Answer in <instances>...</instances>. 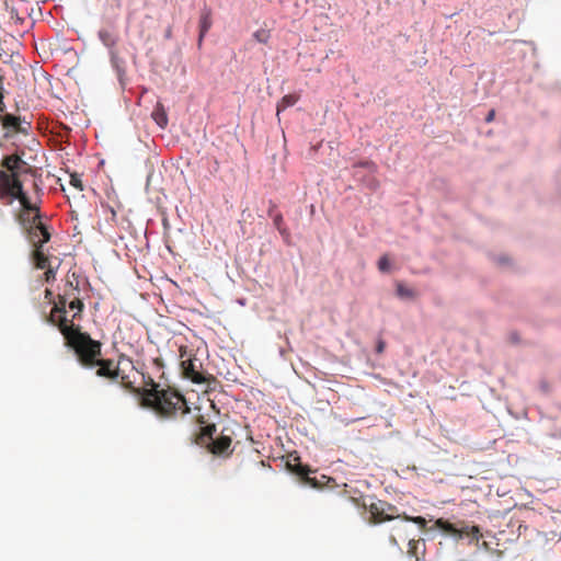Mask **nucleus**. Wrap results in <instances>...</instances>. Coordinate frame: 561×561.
Segmentation results:
<instances>
[{
    "label": "nucleus",
    "instance_id": "obj_18",
    "mask_svg": "<svg viewBox=\"0 0 561 561\" xmlns=\"http://www.w3.org/2000/svg\"><path fill=\"white\" fill-rule=\"evenodd\" d=\"M408 546H409V550H408L409 554L414 556L416 558V560H419L417 551H419L420 546H423V548L425 547L424 541L421 542L419 540L412 539L409 541Z\"/></svg>",
    "mask_w": 561,
    "mask_h": 561
},
{
    "label": "nucleus",
    "instance_id": "obj_1",
    "mask_svg": "<svg viewBox=\"0 0 561 561\" xmlns=\"http://www.w3.org/2000/svg\"><path fill=\"white\" fill-rule=\"evenodd\" d=\"M0 199L7 205H11L15 199L20 201L22 210L15 215V220L32 244L30 260L35 268L44 270L41 275L43 282L50 284L55 280L57 267L51 264L45 249V244L51 238L47 217L32 202L20 179L3 171H0Z\"/></svg>",
    "mask_w": 561,
    "mask_h": 561
},
{
    "label": "nucleus",
    "instance_id": "obj_32",
    "mask_svg": "<svg viewBox=\"0 0 561 561\" xmlns=\"http://www.w3.org/2000/svg\"><path fill=\"white\" fill-rule=\"evenodd\" d=\"M0 99H4V87L0 84Z\"/></svg>",
    "mask_w": 561,
    "mask_h": 561
},
{
    "label": "nucleus",
    "instance_id": "obj_28",
    "mask_svg": "<svg viewBox=\"0 0 561 561\" xmlns=\"http://www.w3.org/2000/svg\"><path fill=\"white\" fill-rule=\"evenodd\" d=\"M540 389L542 390L543 393H548L549 392V385L546 381H541L540 382Z\"/></svg>",
    "mask_w": 561,
    "mask_h": 561
},
{
    "label": "nucleus",
    "instance_id": "obj_3",
    "mask_svg": "<svg viewBox=\"0 0 561 561\" xmlns=\"http://www.w3.org/2000/svg\"><path fill=\"white\" fill-rule=\"evenodd\" d=\"M45 297L48 304L54 305V309L59 312L62 318L68 321V310L72 311V318H77L83 310L84 304L80 298V289L78 286H73L71 282L65 284L64 293L58 295V301L50 289L45 290Z\"/></svg>",
    "mask_w": 561,
    "mask_h": 561
},
{
    "label": "nucleus",
    "instance_id": "obj_20",
    "mask_svg": "<svg viewBox=\"0 0 561 561\" xmlns=\"http://www.w3.org/2000/svg\"><path fill=\"white\" fill-rule=\"evenodd\" d=\"M357 165L368 170L369 172H374L376 170V164L370 160L359 161Z\"/></svg>",
    "mask_w": 561,
    "mask_h": 561
},
{
    "label": "nucleus",
    "instance_id": "obj_8",
    "mask_svg": "<svg viewBox=\"0 0 561 561\" xmlns=\"http://www.w3.org/2000/svg\"><path fill=\"white\" fill-rule=\"evenodd\" d=\"M0 124L2 125V128L7 130L5 137L9 136V131H24V128L21 126L20 118L8 112L2 114Z\"/></svg>",
    "mask_w": 561,
    "mask_h": 561
},
{
    "label": "nucleus",
    "instance_id": "obj_9",
    "mask_svg": "<svg viewBox=\"0 0 561 561\" xmlns=\"http://www.w3.org/2000/svg\"><path fill=\"white\" fill-rule=\"evenodd\" d=\"M272 219H273V224H274L275 228L277 229V231L279 232L283 241L289 245L291 242V233H290L289 229L284 224L283 215L280 213H277V214H275L274 217H272Z\"/></svg>",
    "mask_w": 561,
    "mask_h": 561
},
{
    "label": "nucleus",
    "instance_id": "obj_2",
    "mask_svg": "<svg viewBox=\"0 0 561 561\" xmlns=\"http://www.w3.org/2000/svg\"><path fill=\"white\" fill-rule=\"evenodd\" d=\"M70 348L78 363L85 368L98 367L96 375L99 377L117 380L122 378L125 380L124 371L127 368H135L133 362L125 356H122L117 364L113 359L102 358L101 343L93 340L85 332H77L68 340Z\"/></svg>",
    "mask_w": 561,
    "mask_h": 561
},
{
    "label": "nucleus",
    "instance_id": "obj_5",
    "mask_svg": "<svg viewBox=\"0 0 561 561\" xmlns=\"http://www.w3.org/2000/svg\"><path fill=\"white\" fill-rule=\"evenodd\" d=\"M213 25V11L211 9L204 3L201 8L199 19H198V36H197V48L202 49L204 39L211 28Z\"/></svg>",
    "mask_w": 561,
    "mask_h": 561
},
{
    "label": "nucleus",
    "instance_id": "obj_11",
    "mask_svg": "<svg viewBox=\"0 0 561 561\" xmlns=\"http://www.w3.org/2000/svg\"><path fill=\"white\" fill-rule=\"evenodd\" d=\"M216 433V425L214 423L206 422L202 420L199 423L198 435L203 440H209L211 443L214 440V435Z\"/></svg>",
    "mask_w": 561,
    "mask_h": 561
},
{
    "label": "nucleus",
    "instance_id": "obj_13",
    "mask_svg": "<svg viewBox=\"0 0 561 561\" xmlns=\"http://www.w3.org/2000/svg\"><path fill=\"white\" fill-rule=\"evenodd\" d=\"M298 98L295 94H286L284 95L279 102L277 103V115L288 107H291L296 104Z\"/></svg>",
    "mask_w": 561,
    "mask_h": 561
},
{
    "label": "nucleus",
    "instance_id": "obj_22",
    "mask_svg": "<svg viewBox=\"0 0 561 561\" xmlns=\"http://www.w3.org/2000/svg\"><path fill=\"white\" fill-rule=\"evenodd\" d=\"M276 207H277V206H276V204H275L274 202L270 201V206H268V209H267V216H268L270 218L274 217V216H275V214H277V213L275 211Z\"/></svg>",
    "mask_w": 561,
    "mask_h": 561
},
{
    "label": "nucleus",
    "instance_id": "obj_6",
    "mask_svg": "<svg viewBox=\"0 0 561 561\" xmlns=\"http://www.w3.org/2000/svg\"><path fill=\"white\" fill-rule=\"evenodd\" d=\"M108 59L122 90L127 85L126 60L119 56L117 49L108 51Z\"/></svg>",
    "mask_w": 561,
    "mask_h": 561
},
{
    "label": "nucleus",
    "instance_id": "obj_12",
    "mask_svg": "<svg viewBox=\"0 0 561 561\" xmlns=\"http://www.w3.org/2000/svg\"><path fill=\"white\" fill-rule=\"evenodd\" d=\"M151 116L160 128L163 129L167 127L169 119H168V114L162 105L158 104L153 108Z\"/></svg>",
    "mask_w": 561,
    "mask_h": 561
},
{
    "label": "nucleus",
    "instance_id": "obj_33",
    "mask_svg": "<svg viewBox=\"0 0 561 561\" xmlns=\"http://www.w3.org/2000/svg\"><path fill=\"white\" fill-rule=\"evenodd\" d=\"M0 84H3V76L0 73Z\"/></svg>",
    "mask_w": 561,
    "mask_h": 561
},
{
    "label": "nucleus",
    "instance_id": "obj_21",
    "mask_svg": "<svg viewBox=\"0 0 561 561\" xmlns=\"http://www.w3.org/2000/svg\"><path fill=\"white\" fill-rule=\"evenodd\" d=\"M386 350V342L381 337L377 339L375 344V353L382 354Z\"/></svg>",
    "mask_w": 561,
    "mask_h": 561
},
{
    "label": "nucleus",
    "instance_id": "obj_4",
    "mask_svg": "<svg viewBox=\"0 0 561 561\" xmlns=\"http://www.w3.org/2000/svg\"><path fill=\"white\" fill-rule=\"evenodd\" d=\"M182 396H170L168 392L159 391L152 401V411L160 419L175 417L180 412L186 413L183 408Z\"/></svg>",
    "mask_w": 561,
    "mask_h": 561
},
{
    "label": "nucleus",
    "instance_id": "obj_19",
    "mask_svg": "<svg viewBox=\"0 0 561 561\" xmlns=\"http://www.w3.org/2000/svg\"><path fill=\"white\" fill-rule=\"evenodd\" d=\"M196 358H187L185 360H182V367L184 369H187V370H191V371H195L196 370Z\"/></svg>",
    "mask_w": 561,
    "mask_h": 561
},
{
    "label": "nucleus",
    "instance_id": "obj_16",
    "mask_svg": "<svg viewBox=\"0 0 561 561\" xmlns=\"http://www.w3.org/2000/svg\"><path fill=\"white\" fill-rule=\"evenodd\" d=\"M378 504L383 505V502H376L373 496L363 497L362 505L366 508H369L371 513H377L379 511Z\"/></svg>",
    "mask_w": 561,
    "mask_h": 561
},
{
    "label": "nucleus",
    "instance_id": "obj_26",
    "mask_svg": "<svg viewBox=\"0 0 561 561\" xmlns=\"http://www.w3.org/2000/svg\"><path fill=\"white\" fill-rule=\"evenodd\" d=\"M172 36H173L172 26H171V25H169V26L165 28V31H164L163 37H164L165 39H171V38H172Z\"/></svg>",
    "mask_w": 561,
    "mask_h": 561
},
{
    "label": "nucleus",
    "instance_id": "obj_15",
    "mask_svg": "<svg viewBox=\"0 0 561 561\" xmlns=\"http://www.w3.org/2000/svg\"><path fill=\"white\" fill-rule=\"evenodd\" d=\"M271 33L266 28H259L253 33V38L261 44H267Z\"/></svg>",
    "mask_w": 561,
    "mask_h": 561
},
{
    "label": "nucleus",
    "instance_id": "obj_31",
    "mask_svg": "<svg viewBox=\"0 0 561 561\" xmlns=\"http://www.w3.org/2000/svg\"><path fill=\"white\" fill-rule=\"evenodd\" d=\"M162 225H163L164 230H167V229H169V228H170V225H169V221H168V219H167V218H163V220H162Z\"/></svg>",
    "mask_w": 561,
    "mask_h": 561
},
{
    "label": "nucleus",
    "instance_id": "obj_14",
    "mask_svg": "<svg viewBox=\"0 0 561 561\" xmlns=\"http://www.w3.org/2000/svg\"><path fill=\"white\" fill-rule=\"evenodd\" d=\"M396 294L402 300H408L414 297V291L401 282H398L396 285Z\"/></svg>",
    "mask_w": 561,
    "mask_h": 561
},
{
    "label": "nucleus",
    "instance_id": "obj_30",
    "mask_svg": "<svg viewBox=\"0 0 561 561\" xmlns=\"http://www.w3.org/2000/svg\"><path fill=\"white\" fill-rule=\"evenodd\" d=\"M507 262H508V257H506V256H500V257H499V263H500V264H505V263H507Z\"/></svg>",
    "mask_w": 561,
    "mask_h": 561
},
{
    "label": "nucleus",
    "instance_id": "obj_10",
    "mask_svg": "<svg viewBox=\"0 0 561 561\" xmlns=\"http://www.w3.org/2000/svg\"><path fill=\"white\" fill-rule=\"evenodd\" d=\"M232 439L228 435L221 434L218 437H215L210 443L217 454L224 455L230 451Z\"/></svg>",
    "mask_w": 561,
    "mask_h": 561
},
{
    "label": "nucleus",
    "instance_id": "obj_17",
    "mask_svg": "<svg viewBox=\"0 0 561 561\" xmlns=\"http://www.w3.org/2000/svg\"><path fill=\"white\" fill-rule=\"evenodd\" d=\"M377 265H378V270L381 273H389L391 270V266H392L391 261L389 260V257L387 255L380 256L377 262Z\"/></svg>",
    "mask_w": 561,
    "mask_h": 561
},
{
    "label": "nucleus",
    "instance_id": "obj_29",
    "mask_svg": "<svg viewBox=\"0 0 561 561\" xmlns=\"http://www.w3.org/2000/svg\"><path fill=\"white\" fill-rule=\"evenodd\" d=\"M236 301H237L238 305L244 307L247 305L248 300H247V298L241 297V298H238Z\"/></svg>",
    "mask_w": 561,
    "mask_h": 561
},
{
    "label": "nucleus",
    "instance_id": "obj_27",
    "mask_svg": "<svg viewBox=\"0 0 561 561\" xmlns=\"http://www.w3.org/2000/svg\"><path fill=\"white\" fill-rule=\"evenodd\" d=\"M495 117V111L494 110H491L488 112L486 116H485V122L486 123H490L494 119Z\"/></svg>",
    "mask_w": 561,
    "mask_h": 561
},
{
    "label": "nucleus",
    "instance_id": "obj_7",
    "mask_svg": "<svg viewBox=\"0 0 561 561\" xmlns=\"http://www.w3.org/2000/svg\"><path fill=\"white\" fill-rule=\"evenodd\" d=\"M98 38L103 44V46L108 51H113L116 49L117 42L119 39V36L116 32L110 28H100L98 32Z\"/></svg>",
    "mask_w": 561,
    "mask_h": 561
},
{
    "label": "nucleus",
    "instance_id": "obj_25",
    "mask_svg": "<svg viewBox=\"0 0 561 561\" xmlns=\"http://www.w3.org/2000/svg\"><path fill=\"white\" fill-rule=\"evenodd\" d=\"M519 335L517 332H511L510 334V341L513 343V344H517L519 342Z\"/></svg>",
    "mask_w": 561,
    "mask_h": 561
},
{
    "label": "nucleus",
    "instance_id": "obj_24",
    "mask_svg": "<svg viewBox=\"0 0 561 561\" xmlns=\"http://www.w3.org/2000/svg\"><path fill=\"white\" fill-rule=\"evenodd\" d=\"M307 484H309V486H311L313 489H321L319 482L316 479L310 478V477L307 478Z\"/></svg>",
    "mask_w": 561,
    "mask_h": 561
},
{
    "label": "nucleus",
    "instance_id": "obj_23",
    "mask_svg": "<svg viewBox=\"0 0 561 561\" xmlns=\"http://www.w3.org/2000/svg\"><path fill=\"white\" fill-rule=\"evenodd\" d=\"M71 184L80 191L83 190L82 181L78 176L71 178Z\"/></svg>",
    "mask_w": 561,
    "mask_h": 561
}]
</instances>
